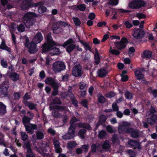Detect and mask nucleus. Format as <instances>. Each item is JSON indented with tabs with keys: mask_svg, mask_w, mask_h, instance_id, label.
I'll list each match as a JSON object with an SVG mask.
<instances>
[{
	"mask_svg": "<svg viewBox=\"0 0 157 157\" xmlns=\"http://www.w3.org/2000/svg\"><path fill=\"white\" fill-rule=\"evenodd\" d=\"M87 86L86 84L83 82H81L79 83V87L80 89L84 90L86 89Z\"/></svg>",
	"mask_w": 157,
	"mask_h": 157,
	"instance_id": "52",
	"label": "nucleus"
},
{
	"mask_svg": "<svg viewBox=\"0 0 157 157\" xmlns=\"http://www.w3.org/2000/svg\"><path fill=\"white\" fill-rule=\"evenodd\" d=\"M45 83L47 84L51 85L53 88H58L59 85L56 83L54 80L51 78H48L45 80Z\"/></svg>",
	"mask_w": 157,
	"mask_h": 157,
	"instance_id": "14",
	"label": "nucleus"
},
{
	"mask_svg": "<svg viewBox=\"0 0 157 157\" xmlns=\"http://www.w3.org/2000/svg\"><path fill=\"white\" fill-rule=\"evenodd\" d=\"M129 123L124 122L122 125H120L118 127V132L119 133L126 132L131 133V136L133 138H136L138 136V133L137 131L133 130L129 127L130 126Z\"/></svg>",
	"mask_w": 157,
	"mask_h": 157,
	"instance_id": "1",
	"label": "nucleus"
},
{
	"mask_svg": "<svg viewBox=\"0 0 157 157\" xmlns=\"http://www.w3.org/2000/svg\"><path fill=\"white\" fill-rule=\"evenodd\" d=\"M80 42L83 45L84 48L86 50L91 51V48L89 45V44L86 42H84L82 41H80Z\"/></svg>",
	"mask_w": 157,
	"mask_h": 157,
	"instance_id": "34",
	"label": "nucleus"
},
{
	"mask_svg": "<svg viewBox=\"0 0 157 157\" xmlns=\"http://www.w3.org/2000/svg\"><path fill=\"white\" fill-rule=\"evenodd\" d=\"M0 48L6 50L8 51H10V49L5 44L4 42H2L0 45Z\"/></svg>",
	"mask_w": 157,
	"mask_h": 157,
	"instance_id": "40",
	"label": "nucleus"
},
{
	"mask_svg": "<svg viewBox=\"0 0 157 157\" xmlns=\"http://www.w3.org/2000/svg\"><path fill=\"white\" fill-rule=\"evenodd\" d=\"M128 144L130 145V147H133L134 148H137L140 149L139 143L135 140H130L128 141Z\"/></svg>",
	"mask_w": 157,
	"mask_h": 157,
	"instance_id": "20",
	"label": "nucleus"
},
{
	"mask_svg": "<svg viewBox=\"0 0 157 157\" xmlns=\"http://www.w3.org/2000/svg\"><path fill=\"white\" fill-rule=\"evenodd\" d=\"M53 144L56 149V151L57 153H60L61 152V149L60 147V144L59 141L56 140H53Z\"/></svg>",
	"mask_w": 157,
	"mask_h": 157,
	"instance_id": "22",
	"label": "nucleus"
},
{
	"mask_svg": "<svg viewBox=\"0 0 157 157\" xmlns=\"http://www.w3.org/2000/svg\"><path fill=\"white\" fill-rule=\"evenodd\" d=\"M106 117L104 115L101 116L100 117V120L99 122L97 124L96 126V129H97L99 125L101 124L102 123H104L106 120Z\"/></svg>",
	"mask_w": 157,
	"mask_h": 157,
	"instance_id": "28",
	"label": "nucleus"
},
{
	"mask_svg": "<svg viewBox=\"0 0 157 157\" xmlns=\"http://www.w3.org/2000/svg\"><path fill=\"white\" fill-rule=\"evenodd\" d=\"M8 85L7 82L3 83L1 86V92L3 95L7 96L8 94Z\"/></svg>",
	"mask_w": 157,
	"mask_h": 157,
	"instance_id": "16",
	"label": "nucleus"
},
{
	"mask_svg": "<svg viewBox=\"0 0 157 157\" xmlns=\"http://www.w3.org/2000/svg\"><path fill=\"white\" fill-rule=\"evenodd\" d=\"M128 43V41L125 37L122 38L120 41L114 42V44L116 48L118 50H121L124 49Z\"/></svg>",
	"mask_w": 157,
	"mask_h": 157,
	"instance_id": "6",
	"label": "nucleus"
},
{
	"mask_svg": "<svg viewBox=\"0 0 157 157\" xmlns=\"http://www.w3.org/2000/svg\"><path fill=\"white\" fill-rule=\"evenodd\" d=\"M82 147L84 151L87 152L88 151L89 146L87 144H86L82 146Z\"/></svg>",
	"mask_w": 157,
	"mask_h": 157,
	"instance_id": "64",
	"label": "nucleus"
},
{
	"mask_svg": "<svg viewBox=\"0 0 157 157\" xmlns=\"http://www.w3.org/2000/svg\"><path fill=\"white\" fill-rule=\"evenodd\" d=\"M101 147L102 149L106 151H109L111 145L109 144V141L108 140H106L101 144Z\"/></svg>",
	"mask_w": 157,
	"mask_h": 157,
	"instance_id": "21",
	"label": "nucleus"
},
{
	"mask_svg": "<svg viewBox=\"0 0 157 157\" xmlns=\"http://www.w3.org/2000/svg\"><path fill=\"white\" fill-rule=\"evenodd\" d=\"M106 128L107 131L109 133H113L114 131L111 126L108 125L106 126Z\"/></svg>",
	"mask_w": 157,
	"mask_h": 157,
	"instance_id": "62",
	"label": "nucleus"
},
{
	"mask_svg": "<svg viewBox=\"0 0 157 157\" xmlns=\"http://www.w3.org/2000/svg\"><path fill=\"white\" fill-rule=\"evenodd\" d=\"M95 51V53L94 55V58L97 61L96 62V63H98V60L99 59V54L98 52V51L97 49H96Z\"/></svg>",
	"mask_w": 157,
	"mask_h": 157,
	"instance_id": "54",
	"label": "nucleus"
},
{
	"mask_svg": "<svg viewBox=\"0 0 157 157\" xmlns=\"http://www.w3.org/2000/svg\"><path fill=\"white\" fill-rule=\"evenodd\" d=\"M43 39L42 34L40 33H38L33 37L32 42L36 44L40 43Z\"/></svg>",
	"mask_w": 157,
	"mask_h": 157,
	"instance_id": "13",
	"label": "nucleus"
},
{
	"mask_svg": "<svg viewBox=\"0 0 157 157\" xmlns=\"http://www.w3.org/2000/svg\"><path fill=\"white\" fill-rule=\"evenodd\" d=\"M72 73L75 77L80 76L82 73V67L80 65H76L73 68Z\"/></svg>",
	"mask_w": 157,
	"mask_h": 157,
	"instance_id": "9",
	"label": "nucleus"
},
{
	"mask_svg": "<svg viewBox=\"0 0 157 157\" xmlns=\"http://www.w3.org/2000/svg\"><path fill=\"white\" fill-rule=\"evenodd\" d=\"M152 52L148 50L145 51L143 52V57L147 59L150 58L152 55Z\"/></svg>",
	"mask_w": 157,
	"mask_h": 157,
	"instance_id": "26",
	"label": "nucleus"
},
{
	"mask_svg": "<svg viewBox=\"0 0 157 157\" xmlns=\"http://www.w3.org/2000/svg\"><path fill=\"white\" fill-rule=\"evenodd\" d=\"M25 127L26 131L28 133H29L31 134L33 133L34 131L32 129L30 124L28 125H25Z\"/></svg>",
	"mask_w": 157,
	"mask_h": 157,
	"instance_id": "31",
	"label": "nucleus"
},
{
	"mask_svg": "<svg viewBox=\"0 0 157 157\" xmlns=\"http://www.w3.org/2000/svg\"><path fill=\"white\" fill-rule=\"evenodd\" d=\"M135 51V49L133 47H130L128 49V54L129 56H132V54Z\"/></svg>",
	"mask_w": 157,
	"mask_h": 157,
	"instance_id": "60",
	"label": "nucleus"
},
{
	"mask_svg": "<svg viewBox=\"0 0 157 157\" xmlns=\"http://www.w3.org/2000/svg\"><path fill=\"white\" fill-rule=\"evenodd\" d=\"M99 147V145L98 144H93L91 146V151L92 152L95 153L96 152V150Z\"/></svg>",
	"mask_w": 157,
	"mask_h": 157,
	"instance_id": "43",
	"label": "nucleus"
},
{
	"mask_svg": "<svg viewBox=\"0 0 157 157\" xmlns=\"http://www.w3.org/2000/svg\"><path fill=\"white\" fill-rule=\"evenodd\" d=\"M55 24L56 26H65L67 25L65 22L60 21H59L56 22Z\"/></svg>",
	"mask_w": 157,
	"mask_h": 157,
	"instance_id": "47",
	"label": "nucleus"
},
{
	"mask_svg": "<svg viewBox=\"0 0 157 157\" xmlns=\"http://www.w3.org/2000/svg\"><path fill=\"white\" fill-rule=\"evenodd\" d=\"M1 65L2 67L4 68H6L7 67V64L6 61L4 59H2L1 60Z\"/></svg>",
	"mask_w": 157,
	"mask_h": 157,
	"instance_id": "59",
	"label": "nucleus"
},
{
	"mask_svg": "<svg viewBox=\"0 0 157 157\" xmlns=\"http://www.w3.org/2000/svg\"><path fill=\"white\" fill-rule=\"evenodd\" d=\"M36 14L30 12L26 13L24 16L23 22L27 28L30 27L34 24L35 20L33 18L36 17Z\"/></svg>",
	"mask_w": 157,
	"mask_h": 157,
	"instance_id": "2",
	"label": "nucleus"
},
{
	"mask_svg": "<svg viewBox=\"0 0 157 157\" xmlns=\"http://www.w3.org/2000/svg\"><path fill=\"white\" fill-rule=\"evenodd\" d=\"M135 76L138 80H140L144 78V75L140 70H136L135 72Z\"/></svg>",
	"mask_w": 157,
	"mask_h": 157,
	"instance_id": "29",
	"label": "nucleus"
},
{
	"mask_svg": "<svg viewBox=\"0 0 157 157\" xmlns=\"http://www.w3.org/2000/svg\"><path fill=\"white\" fill-rule=\"evenodd\" d=\"M41 144V146H36L35 149L41 154L44 155H46L45 152L47 151V147H48V146L46 143Z\"/></svg>",
	"mask_w": 157,
	"mask_h": 157,
	"instance_id": "10",
	"label": "nucleus"
},
{
	"mask_svg": "<svg viewBox=\"0 0 157 157\" xmlns=\"http://www.w3.org/2000/svg\"><path fill=\"white\" fill-rule=\"evenodd\" d=\"M106 135V132L104 131L101 130L99 132L98 137L100 139H103L105 137Z\"/></svg>",
	"mask_w": 157,
	"mask_h": 157,
	"instance_id": "35",
	"label": "nucleus"
},
{
	"mask_svg": "<svg viewBox=\"0 0 157 157\" xmlns=\"http://www.w3.org/2000/svg\"><path fill=\"white\" fill-rule=\"evenodd\" d=\"M53 31L54 33L57 34L62 31V29L58 27H54L53 28Z\"/></svg>",
	"mask_w": 157,
	"mask_h": 157,
	"instance_id": "51",
	"label": "nucleus"
},
{
	"mask_svg": "<svg viewBox=\"0 0 157 157\" xmlns=\"http://www.w3.org/2000/svg\"><path fill=\"white\" fill-rule=\"evenodd\" d=\"M126 27L128 28H130L132 26V23L128 21H127L124 23Z\"/></svg>",
	"mask_w": 157,
	"mask_h": 157,
	"instance_id": "63",
	"label": "nucleus"
},
{
	"mask_svg": "<svg viewBox=\"0 0 157 157\" xmlns=\"http://www.w3.org/2000/svg\"><path fill=\"white\" fill-rule=\"evenodd\" d=\"M109 52L112 54H113L116 55H118L120 53V52L118 50H116L115 49H112L111 47H110Z\"/></svg>",
	"mask_w": 157,
	"mask_h": 157,
	"instance_id": "41",
	"label": "nucleus"
},
{
	"mask_svg": "<svg viewBox=\"0 0 157 157\" xmlns=\"http://www.w3.org/2000/svg\"><path fill=\"white\" fill-rule=\"evenodd\" d=\"M9 77L13 81H16L19 80V75L16 73L12 72L9 75Z\"/></svg>",
	"mask_w": 157,
	"mask_h": 157,
	"instance_id": "23",
	"label": "nucleus"
},
{
	"mask_svg": "<svg viewBox=\"0 0 157 157\" xmlns=\"http://www.w3.org/2000/svg\"><path fill=\"white\" fill-rule=\"evenodd\" d=\"M54 45H51L49 46H47L46 44H44L42 46V51L44 52H45L47 51H49L50 53L52 55H57L60 53L59 49L56 48L55 47H53Z\"/></svg>",
	"mask_w": 157,
	"mask_h": 157,
	"instance_id": "3",
	"label": "nucleus"
},
{
	"mask_svg": "<svg viewBox=\"0 0 157 157\" xmlns=\"http://www.w3.org/2000/svg\"><path fill=\"white\" fill-rule=\"evenodd\" d=\"M115 93L113 92H111L106 94V97L107 98H112L115 95Z\"/></svg>",
	"mask_w": 157,
	"mask_h": 157,
	"instance_id": "61",
	"label": "nucleus"
},
{
	"mask_svg": "<svg viewBox=\"0 0 157 157\" xmlns=\"http://www.w3.org/2000/svg\"><path fill=\"white\" fill-rule=\"evenodd\" d=\"M26 46H27L28 48L29 52L31 54L35 53L37 51L38 48H36V44L31 42L28 44H26Z\"/></svg>",
	"mask_w": 157,
	"mask_h": 157,
	"instance_id": "11",
	"label": "nucleus"
},
{
	"mask_svg": "<svg viewBox=\"0 0 157 157\" xmlns=\"http://www.w3.org/2000/svg\"><path fill=\"white\" fill-rule=\"evenodd\" d=\"M74 130V127L71 125L69 128L68 133L63 136V138L65 140H69L73 138L75 136Z\"/></svg>",
	"mask_w": 157,
	"mask_h": 157,
	"instance_id": "8",
	"label": "nucleus"
},
{
	"mask_svg": "<svg viewBox=\"0 0 157 157\" xmlns=\"http://www.w3.org/2000/svg\"><path fill=\"white\" fill-rule=\"evenodd\" d=\"M98 99L99 101L101 103H103L105 102V99L103 96L101 94H99L98 95Z\"/></svg>",
	"mask_w": 157,
	"mask_h": 157,
	"instance_id": "48",
	"label": "nucleus"
},
{
	"mask_svg": "<svg viewBox=\"0 0 157 157\" xmlns=\"http://www.w3.org/2000/svg\"><path fill=\"white\" fill-rule=\"evenodd\" d=\"M33 0H23L21 4V6L23 9H26L29 8L31 5Z\"/></svg>",
	"mask_w": 157,
	"mask_h": 157,
	"instance_id": "18",
	"label": "nucleus"
},
{
	"mask_svg": "<svg viewBox=\"0 0 157 157\" xmlns=\"http://www.w3.org/2000/svg\"><path fill=\"white\" fill-rule=\"evenodd\" d=\"M47 10L46 8L43 6H39L38 9V11L40 13H42L45 12Z\"/></svg>",
	"mask_w": 157,
	"mask_h": 157,
	"instance_id": "38",
	"label": "nucleus"
},
{
	"mask_svg": "<svg viewBox=\"0 0 157 157\" xmlns=\"http://www.w3.org/2000/svg\"><path fill=\"white\" fill-rule=\"evenodd\" d=\"M36 139L38 140L43 139L44 137V132L43 131L38 130L36 131Z\"/></svg>",
	"mask_w": 157,
	"mask_h": 157,
	"instance_id": "25",
	"label": "nucleus"
},
{
	"mask_svg": "<svg viewBox=\"0 0 157 157\" xmlns=\"http://www.w3.org/2000/svg\"><path fill=\"white\" fill-rule=\"evenodd\" d=\"M73 95L72 94H71V101L72 102V103L75 106H77V100L74 98L73 97Z\"/></svg>",
	"mask_w": 157,
	"mask_h": 157,
	"instance_id": "56",
	"label": "nucleus"
},
{
	"mask_svg": "<svg viewBox=\"0 0 157 157\" xmlns=\"http://www.w3.org/2000/svg\"><path fill=\"white\" fill-rule=\"evenodd\" d=\"M31 145V144L29 142L25 143V147L27 149L26 157H35L34 154L32 152Z\"/></svg>",
	"mask_w": 157,
	"mask_h": 157,
	"instance_id": "12",
	"label": "nucleus"
},
{
	"mask_svg": "<svg viewBox=\"0 0 157 157\" xmlns=\"http://www.w3.org/2000/svg\"><path fill=\"white\" fill-rule=\"evenodd\" d=\"M73 19L75 25L79 26L80 25L81 21L78 18L73 17Z\"/></svg>",
	"mask_w": 157,
	"mask_h": 157,
	"instance_id": "50",
	"label": "nucleus"
},
{
	"mask_svg": "<svg viewBox=\"0 0 157 157\" xmlns=\"http://www.w3.org/2000/svg\"><path fill=\"white\" fill-rule=\"evenodd\" d=\"M147 121L148 123L151 125L155 123L157 124V116L155 114H152L151 117L147 119Z\"/></svg>",
	"mask_w": 157,
	"mask_h": 157,
	"instance_id": "15",
	"label": "nucleus"
},
{
	"mask_svg": "<svg viewBox=\"0 0 157 157\" xmlns=\"http://www.w3.org/2000/svg\"><path fill=\"white\" fill-rule=\"evenodd\" d=\"M74 6L76 7L78 10L81 11H84L86 8V6L84 4H81L77 6Z\"/></svg>",
	"mask_w": 157,
	"mask_h": 157,
	"instance_id": "37",
	"label": "nucleus"
},
{
	"mask_svg": "<svg viewBox=\"0 0 157 157\" xmlns=\"http://www.w3.org/2000/svg\"><path fill=\"white\" fill-rule=\"evenodd\" d=\"M74 41L71 39H70L65 42L63 44L64 47H66V51L68 52H72L75 48L76 45L73 44Z\"/></svg>",
	"mask_w": 157,
	"mask_h": 157,
	"instance_id": "7",
	"label": "nucleus"
},
{
	"mask_svg": "<svg viewBox=\"0 0 157 157\" xmlns=\"http://www.w3.org/2000/svg\"><path fill=\"white\" fill-rule=\"evenodd\" d=\"M52 115L55 118L61 117V115L56 111H53L52 113Z\"/></svg>",
	"mask_w": 157,
	"mask_h": 157,
	"instance_id": "53",
	"label": "nucleus"
},
{
	"mask_svg": "<svg viewBox=\"0 0 157 157\" xmlns=\"http://www.w3.org/2000/svg\"><path fill=\"white\" fill-rule=\"evenodd\" d=\"M108 73L107 71L105 69L101 68L97 71L98 76L101 77H103L106 75Z\"/></svg>",
	"mask_w": 157,
	"mask_h": 157,
	"instance_id": "24",
	"label": "nucleus"
},
{
	"mask_svg": "<svg viewBox=\"0 0 157 157\" xmlns=\"http://www.w3.org/2000/svg\"><path fill=\"white\" fill-rule=\"evenodd\" d=\"M17 29L19 32H22L25 30V28L23 24H20L17 27Z\"/></svg>",
	"mask_w": 157,
	"mask_h": 157,
	"instance_id": "45",
	"label": "nucleus"
},
{
	"mask_svg": "<svg viewBox=\"0 0 157 157\" xmlns=\"http://www.w3.org/2000/svg\"><path fill=\"white\" fill-rule=\"evenodd\" d=\"M51 109H55L59 110H64V108L62 107L59 105H51L50 106Z\"/></svg>",
	"mask_w": 157,
	"mask_h": 157,
	"instance_id": "46",
	"label": "nucleus"
},
{
	"mask_svg": "<svg viewBox=\"0 0 157 157\" xmlns=\"http://www.w3.org/2000/svg\"><path fill=\"white\" fill-rule=\"evenodd\" d=\"M65 66L63 62L57 61L54 63L52 65V70L55 73L60 72L65 69Z\"/></svg>",
	"mask_w": 157,
	"mask_h": 157,
	"instance_id": "4",
	"label": "nucleus"
},
{
	"mask_svg": "<svg viewBox=\"0 0 157 157\" xmlns=\"http://www.w3.org/2000/svg\"><path fill=\"white\" fill-rule=\"evenodd\" d=\"M21 136L22 140L24 141L26 140L28 138V136L25 132H21Z\"/></svg>",
	"mask_w": 157,
	"mask_h": 157,
	"instance_id": "49",
	"label": "nucleus"
},
{
	"mask_svg": "<svg viewBox=\"0 0 157 157\" xmlns=\"http://www.w3.org/2000/svg\"><path fill=\"white\" fill-rule=\"evenodd\" d=\"M25 105L31 109H35L36 105L30 102H27L25 104Z\"/></svg>",
	"mask_w": 157,
	"mask_h": 157,
	"instance_id": "33",
	"label": "nucleus"
},
{
	"mask_svg": "<svg viewBox=\"0 0 157 157\" xmlns=\"http://www.w3.org/2000/svg\"><path fill=\"white\" fill-rule=\"evenodd\" d=\"M148 91L151 94L155 97L157 96V90H152L151 88L148 89Z\"/></svg>",
	"mask_w": 157,
	"mask_h": 157,
	"instance_id": "44",
	"label": "nucleus"
},
{
	"mask_svg": "<svg viewBox=\"0 0 157 157\" xmlns=\"http://www.w3.org/2000/svg\"><path fill=\"white\" fill-rule=\"evenodd\" d=\"M144 35V32L143 31L139 29H136L135 30L133 36L135 38L138 39L141 38L142 36Z\"/></svg>",
	"mask_w": 157,
	"mask_h": 157,
	"instance_id": "17",
	"label": "nucleus"
},
{
	"mask_svg": "<svg viewBox=\"0 0 157 157\" xmlns=\"http://www.w3.org/2000/svg\"><path fill=\"white\" fill-rule=\"evenodd\" d=\"M6 112V106L2 102H0V113L4 114Z\"/></svg>",
	"mask_w": 157,
	"mask_h": 157,
	"instance_id": "27",
	"label": "nucleus"
},
{
	"mask_svg": "<svg viewBox=\"0 0 157 157\" xmlns=\"http://www.w3.org/2000/svg\"><path fill=\"white\" fill-rule=\"evenodd\" d=\"M145 2L141 0H133L129 3L128 6L131 9H137L144 6Z\"/></svg>",
	"mask_w": 157,
	"mask_h": 157,
	"instance_id": "5",
	"label": "nucleus"
},
{
	"mask_svg": "<svg viewBox=\"0 0 157 157\" xmlns=\"http://www.w3.org/2000/svg\"><path fill=\"white\" fill-rule=\"evenodd\" d=\"M47 44L45 43L44 44H46L47 46H51V45H54L56 44L52 40V38L51 36V33H49L47 36Z\"/></svg>",
	"mask_w": 157,
	"mask_h": 157,
	"instance_id": "19",
	"label": "nucleus"
},
{
	"mask_svg": "<svg viewBox=\"0 0 157 157\" xmlns=\"http://www.w3.org/2000/svg\"><path fill=\"white\" fill-rule=\"evenodd\" d=\"M155 108L153 107H151V112H147L146 113V115L147 116H148L150 115V113H151L152 115L153 114V113L155 112Z\"/></svg>",
	"mask_w": 157,
	"mask_h": 157,
	"instance_id": "58",
	"label": "nucleus"
},
{
	"mask_svg": "<svg viewBox=\"0 0 157 157\" xmlns=\"http://www.w3.org/2000/svg\"><path fill=\"white\" fill-rule=\"evenodd\" d=\"M124 96L126 99H130L132 98L133 95L131 93L127 91L125 93Z\"/></svg>",
	"mask_w": 157,
	"mask_h": 157,
	"instance_id": "39",
	"label": "nucleus"
},
{
	"mask_svg": "<svg viewBox=\"0 0 157 157\" xmlns=\"http://www.w3.org/2000/svg\"><path fill=\"white\" fill-rule=\"evenodd\" d=\"M77 126L79 127L84 128L87 129H89L90 127L89 124L83 123H78L77 124Z\"/></svg>",
	"mask_w": 157,
	"mask_h": 157,
	"instance_id": "30",
	"label": "nucleus"
},
{
	"mask_svg": "<svg viewBox=\"0 0 157 157\" xmlns=\"http://www.w3.org/2000/svg\"><path fill=\"white\" fill-rule=\"evenodd\" d=\"M76 145L75 142H70L67 144V147L69 149H71L75 147Z\"/></svg>",
	"mask_w": 157,
	"mask_h": 157,
	"instance_id": "36",
	"label": "nucleus"
},
{
	"mask_svg": "<svg viewBox=\"0 0 157 157\" xmlns=\"http://www.w3.org/2000/svg\"><path fill=\"white\" fill-rule=\"evenodd\" d=\"M86 132V131L85 129H81L78 132V135L81 138L84 139V134Z\"/></svg>",
	"mask_w": 157,
	"mask_h": 157,
	"instance_id": "32",
	"label": "nucleus"
},
{
	"mask_svg": "<svg viewBox=\"0 0 157 157\" xmlns=\"http://www.w3.org/2000/svg\"><path fill=\"white\" fill-rule=\"evenodd\" d=\"M118 0H110L109 2V4L113 6L117 5L118 2Z\"/></svg>",
	"mask_w": 157,
	"mask_h": 157,
	"instance_id": "55",
	"label": "nucleus"
},
{
	"mask_svg": "<svg viewBox=\"0 0 157 157\" xmlns=\"http://www.w3.org/2000/svg\"><path fill=\"white\" fill-rule=\"evenodd\" d=\"M136 17L140 19L144 18L146 17L145 15L141 13H137Z\"/></svg>",
	"mask_w": 157,
	"mask_h": 157,
	"instance_id": "57",
	"label": "nucleus"
},
{
	"mask_svg": "<svg viewBox=\"0 0 157 157\" xmlns=\"http://www.w3.org/2000/svg\"><path fill=\"white\" fill-rule=\"evenodd\" d=\"M30 120V119L28 117L25 116L23 117L22 119L23 123L25 126L26 125V124L29 123Z\"/></svg>",
	"mask_w": 157,
	"mask_h": 157,
	"instance_id": "42",
	"label": "nucleus"
}]
</instances>
